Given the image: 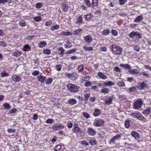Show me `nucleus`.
<instances>
[{"mask_svg":"<svg viewBox=\"0 0 151 151\" xmlns=\"http://www.w3.org/2000/svg\"><path fill=\"white\" fill-rule=\"evenodd\" d=\"M68 90L72 93H75L78 92L79 87L73 84L69 83L67 85Z\"/></svg>","mask_w":151,"mask_h":151,"instance_id":"f257e3e1","label":"nucleus"},{"mask_svg":"<svg viewBox=\"0 0 151 151\" xmlns=\"http://www.w3.org/2000/svg\"><path fill=\"white\" fill-rule=\"evenodd\" d=\"M72 131L76 134H79L81 136H83L84 135L83 132L77 124H74L73 127L72 128Z\"/></svg>","mask_w":151,"mask_h":151,"instance_id":"f03ea898","label":"nucleus"},{"mask_svg":"<svg viewBox=\"0 0 151 151\" xmlns=\"http://www.w3.org/2000/svg\"><path fill=\"white\" fill-rule=\"evenodd\" d=\"M111 50L115 54L119 55L121 54L122 52V49L119 46H116L113 45L111 46Z\"/></svg>","mask_w":151,"mask_h":151,"instance_id":"7ed1b4c3","label":"nucleus"},{"mask_svg":"<svg viewBox=\"0 0 151 151\" xmlns=\"http://www.w3.org/2000/svg\"><path fill=\"white\" fill-rule=\"evenodd\" d=\"M130 115L133 117L136 118L139 120H142L144 119V121L146 119L144 118V116L140 113L138 111L132 112L131 113Z\"/></svg>","mask_w":151,"mask_h":151,"instance_id":"20e7f679","label":"nucleus"},{"mask_svg":"<svg viewBox=\"0 0 151 151\" xmlns=\"http://www.w3.org/2000/svg\"><path fill=\"white\" fill-rule=\"evenodd\" d=\"M142 101L141 99H139L136 101L133 104V108L135 109H138L142 106Z\"/></svg>","mask_w":151,"mask_h":151,"instance_id":"39448f33","label":"nucleus"},{"mask_svg":"<svg viewBox=\"0 0 151 151\" xmlns=\"http://www.w3.org/2000/svg\"><path fill=\"white\" fill-rule=\"evenodd\" d=\"M104 121L103 120L96 118L94 120L93 122V125L96 127H100L104 125Z\"/></svg>","mask_w":151,"mask_h":151,"instance_id":"423d86ee","label":"nucleus"},{"mask_svg":"<svg viewBox=\"0 0 151 151\" xmlns=\"http://www.w3.org/2000/svg\"><path fill=\"white\" fill-rule=\"evenodd\" d=\"M121 135L119 134H117L113 137V138L111 139L108 142L109 144L113 145L115 144L116 140H119L121 137Z\"/></svg>","mask_w":151,"mask_h":151,"instance_id":"0eeeda50","label":"nucleus"},{"mask_svg":"<svg viewBox=\"0 0 151 151\" xmlns=\"http://www.w3.org/2000/svg\"><path fill=\"white\" fill-rule=\"evenodd\" d=\"M64 128V126L60 123L55 124L52 127V129L54 131H58Z\"/></svg>","mask_w":151,"mask_h":151,"instance_id":"6e6552de","label":"nucleus"},{"mask_svg":"<svg viewBox=\"0 0 151 151\" xmlns=\"http://www.w3.org/2000/svg\"><path fill=\"white\" fill-rule=\"evenodd\" d=\"M129 37L132 38L135 36H137L138 38H140L141 36L139 32L137 31H132L131 32L129 35Z\"/></svg>","mask_w":151,"mask_h":151,"instance_id":"1a4fd4ad","label":"nucleus"},{"mask_svg":"<svg viewBox=\"0 0 151 151\" xmlns=\"http://www.w3.org/2000/svg\"><path fill=\"white\" fill-rule=\"evenodd\" d=\"M146 86V83L144 81L139 82L137 85V87L139 90H143L144 89Z\"/></svg>","mask_w":151,"mask_h":151,"instance_id":"9d476101","label":"nucleus"},{"mask_svg":"<svg viewBox=\"0 0 151 151\" xmlns=\"http://www.w3.org/2000/svg\"><path fill=\"white\" fill-rule=\"evenodd\" d=\"M65 76L69 78L73 81L75 80L76 78V74L75 73H66Z\"/></svg>","mask_w":151,"mask_h":151,"instance_id":"9b49d317","label":"nucleus"},{"mask_svg":"<svg viewBox=\"0 0 151 151\" xmlns=\"http://www.w3.org/2000/svg\"><path fill=\"white\" fill-rule=\"evenodd\" d=\"M75 23L79 25H80L81 24H83L84 23L82 15H80L77 18L76 21V22Z\"/></svg>","mask_w":151,"mask_h":151,"instance_id":"f8f14e48","label":"nucleus"},{"mask_svg":"<svg viewBox=\"0 0 151 151\" xmlns=\"http://www.w3.org/2000/svg\"><path fill=\"white\" fill-rule=\"evenodd\" d=\"M84 41L88 44H90L92 41V37L90 35H87L83 37Z\"/></svg>","mask_w":151,"mask_h":151,"instance_id":"ddd939ff","label":"nucleus"},{"mask_svg":"<svg viewBox=\"0 0 151 151\" xmlns=\"http://www.w3.org/2000/svg\"><path fill=\"white\" fill-rule=\"evenodd\" d=\"M12 78L13 81L15 82H19L21 80L20 76L17 74L14 75L12 76Z\"/></svg>","mask_w":151,"mask_h":151,"instance_id":"4468645a","label":"nucleus"},{"mask_svg":"<svg viewBox=\"0 0 151 151\" xmlns=\"http://www.w3.org/2000/svg\"><path fill=\"white\" fill-rule=\"evenodd\" d=\"M87 132L88 134L92 136H94L96 134V131L91 128H88L87 129Z\"/></svg>","mask_w":151,"mask_h":151,"instance_id":"2eb2a0df","label":"nucleus"},{"mask_svg":"<svg viewBox=\"0 0 151 151\" xmlns=\"http://www.w3.org/2000/svg\"><path fill=\"white\" fill-rule=\"evenodd\" d=\"M97 76L99 77V78L102 80H106L108 78L105 75L104 73L100 72H99L98 73Z\"/></svg>","mask_w":151,"mask_h":151,"instance_id":"dca6fc26","label":"nucleus"},{"mask_svg":"<svg viewBox=\"0 0 151 151\" xmlns=\"http://www.w3.org/2000/svg\"><path fill=\"white\" fill-rule=\"evenodd\" d=\"M62 9L64 12H66L68 11V6L65 2H63L62 4Z\"/></svg>","mask_w":151,"mask_h":151,"instance_id":"f3484780","label":"nucleus"},{"mask_svg":"<svg viewBox=\"0 0 151 151\" xmlns=\"http://www.w3.org/2000/svg\"><path fill=\"white\" fill-rule=\"evenodd\" d=\"M101 114V111L98 109H94L93 115L95 117H97L99 116Z\"/></svg>","mask_w":151,"mask_h":151,"instance_id":"a211bd4d","label":"nucleus"},{"mask_svg":"<svg viewBox=\"0 0 151 151\" xmlns=\"http://www.w3.org/2000/svg\"><path fill=\"white\" fill-rule=\"evenodd\" d=\"M112 99L111 97H109V98L106 99L104 100V103L105 105H110L112 103Z\"/></svg>","mask_w":151,"mask_h":151,"instance_id":"6ab92c4d","label":"nucleus"},{"mask_svg":"<svg viewBox=\"0 0 151 151\" xmlns=\"http://www.w3.org/2000/svg\"><path fill=\"white\" fill-rule=\"evenodd\" d=\"M115 85V83L111 81H108L107 82H104L103 84V87H106V86H112Z\"/></svg>","mask_w":151,"mask_h":151,"instance_id":"aec40b11","label":"nucleus"},{"mask_svg":"<svg viewBox=\"0 0 151 151\" xmlns=\"http://www.w3.org/2000/svg\"><path fill=\"white\" fill-rule=\"evenodd\" d=\"M110 32V30L109 29H106L102 31L101 34L104 36H106L109 34Z\"/></svg>","mask_w":151,"mask_h":151,"instance_id":"412c9836","label":"nucleus"},{"mask_svg":"<svg viewBox=\"0 0 151 151\" xmlns=\"http://www.w3.org/2000/svg\"><path fill=\"white\" fill-rule=\"evenodd\" d=\"M37 78L38 81L40 82L42 84L44 83L46 77L40 75L37 77Z\"/></svg>","mask_w":151,"mask_h":151,"instance_id":"4be33fe9","label":"nucleus"},{"mask_svg":"<svg viewBox=\"0 0 151 151\" xmlns=\"http://www.w3.org/2000/svg\"><path fill=\"white\" fill-rule=\"evenodd\" d=\"M76 103V100L75 99H70L68 100V104L71 106L75 104Z\"/></svg>","mask_w":151,"mask_h":151,"instance_id":"5701e85b","label":"nucleus"},{"mask_svg":"<svg viewBox=\"0 0 151 151\" xmlns=\"http://www.w3.org/2000/svg\"><path fill=\"white\" fill-rule=\"evenodd\" d=\"M131 135L132 137H134L135 139H138L139 137L138 133L134 131H132L131 132Z\"/></svg>","mask_w":151,"mask_h":151,"instance_id":"b1692460","label":"nucleus"},{"mask_svg":"<svg viewBox=\"0 0 151 151\" xmlns=\"http://www.w3.org/2000/svg\"><path fill=\"white\" fill-rule=\"evenodd\" d=\"M143 19L142 15H139L137 16L134 20V22L136 23L140 22Z\"/></svg>","mask_w":151,"mask_h":151,"instance_id":"393cba45","label":"nucleus"},{"mask_svg":"<svg viewBox=\"0 0 151 151\" xmlns=\"http://www.w3.org/2000/svg\"><path fill=\"white\" fill-rule=\"evenodd\" d=\"M22 52L17 50L13 52L12 55L15 57H19L22 55Z\"/></svg>","mask_w":151,"mask_h":151,"instance_id":"a878e982","label":"nucleus"},{"mask_svg":"<svg viewBox=\"0 0 151 151\" xmlns=\"http://www.w3.org/2000/svg\"><path fill=\"white\" fill-rule=\"evenodd\" d=\"M120 67L123 68L124 69H127L129 70V69L131 68V67L128 64H121L119 65Z\"/></svg>","mask_w":151,"mask_h":151,"instance_id":"bb28decb","label":"nucleus"},{"mask_svg":"<svg viewBox=\"0 0 151 151\" xmlns=\"http://www.w3.org/2000/svg\"><path fill=\"white\" fill-rule=\"evenodd\" d=\"M139 71L137 70V69H131V68L129 69V72L131 74H135L139 73Z\"/></svg>","mask_w":151,"mask_h":151,"instance_id":"cd10ccee","label":"nucleus"},{"mask_svg":"<svg viewBox=\"0 0 151 151\" xmlns=\"http://www.w3.org/2000/svg\"><path fill=\"white\" fill-rule=\"evenodd\" d=\"M151 113V108H148L145 109L143 112V113L145 115H148L150 114Z\"/></svg>","mask_w":151,"mask_h":151,"instance_id":"c85d7f7f","label":"nucleus"},{"mask_svg":"<svg viewBox=\"0 0 151 151\" xmlns=\"http://www.w3.org/2000/svg\"><path fill=\"white\" fill-rule=\"evenodd\" d=\"M60 35L62 36H70L72 35V33L70 32H61Z\"/></svg>","mask_w":151,"mask_h":151,"instance_id":"c756f323","label":"nucleus"},{"mask_svg":"<svg viewBox=\"0 0 151 151\" xmlns=\"http://www.w3.org/2000/svg\"><path fill=\"white\" fill-rule=\"evenodd\" d=\"M31 50V47L28 44H26L23 47V48L22 49L23 51L24 52L28 51Z\"/></svg>","mask_w":151,"mask_h":151,"instance_id":"7c9ffc66","label":"nucleus"},{"mask_svg":"<svg viewBox=\"0 0 151 151\" xmlns=\"http://www.w3.org/2000/svg\"><path fill=\"white\" fill-rule=\"evenodd\" d=\"M47 45L46 42L43 41L39 42L38 44V46L40 48H42Z\"/></svg>","mask_w":151,"mask_h":151,"instance_id":"2f4dec72","label":"nucleus"},{"mask_svg":"<svg viewBox=\"0 0 151 151\" xmlns=\"http://www.w3.org/2000/svg\"><path fill=\"white\" fill-rule=\"evenodd\" d=\"M142 75L143 77L145 78H148L150 77V75L149 74L145 72H142L141 73H139V75Z\"/></svg>","mask_w":151,"mask_h":151,"instance_id":"473e14b6","label":"nucleus"},{"mask_svg":"<svg viewBox=\"0 0 151 151\" xmlns=\"http://www.w3.org/2000/svg\"><path fill=\"white\" fill-rule=\"evenodd\" d=\"M109 92V89L107 88H104L101 90V92L103 93L106 94L108 93Z\"/></svg>","mask_w":151,"mask_h":151,"instance_id":"72a5a7b5","label":"nucleus"},{"mask_svg":"<svg viewBox=\"0 0 151 151\" xmlns=\"http://www.w3.org/2000/svg\"><path fill=\"white\" fill-rule=\"evenodd\" d=\"M59 27L58 24H55L52 26L50 27V29L52 31H53L58 29L59 28Z\"/></svg>","mask_w":151,"mask_h":151,"instance_id":"f704fd0d","label":"nucleus"},{"mask_svg":"<svg viewBox=\"0 0 151 151\" xmlns=\"http://www.w3.org/2000/svg\"><path fill=\"white\" fill-rule=\"evenodd\" d=\"M61 146L60 145H55L53 151H59L61 150Z\"/></svg>","mask_w":151,"mask_h":151,"instance_id":"c9c22d12","label":"nucleus"},{"mask_svg":"<svg viewBox=\"0 0 151 151\" xmlns=\"http://www.w3.org/2000/svg\"><path fill=\"white\" fill-rule=\"evenodd\" d=\"M3 107L5 109L9 110L11 108L10 105L7 103H4L3 105Z\"/></svg>","mask_w":151,"mask_h":151,"instance_id":"e433bc0d","label":"nucleus"},{"mask_svg":"<svg viewBox=\"0 0 151 151\" xmlns=\"http://www.w3.org/2000/svg\"><path fill=\"white\" fill-rule=\"evenodd\" d=\"M9 76V74L6 72V70H4L3 72H1V76L2 78H3L5 77H8Z\"/></svg>","mask_w":151,"mask_h":151,"instance_id":"4c0bfd02","label":"nucleus"},{"mask_svg":"<svg viewBox=\"0 0 151 151\" xmlns=\"http://www.w3.org/2000/svg\"><path fill=\"white\" fill-rule=\"evenodd\" d=\"M82 31L81 29H78L76 30H74L73 31V33L74 36L77 35L80 33Z\"/></svg>","mask_w":151,"mask_h":151,"instance_id":"58836bf2","label":"nucleus"},{"mask_svg":"<svg viewBox=\"0 0 151 151\" xmlns=\"http://www.w3.org/2000/svg\"><path fill=\"white\" fill-rule=\"evenodd\" d=\"M130 120L129 119H127L125 121L124 125L125 127L127 128H128L130 126Z\"/></svg>","mask_w":151,"mask_h":151,"instance_id":"ea45409f","label":"nucleus"},{"mask_svg":"<svg viewBox=\"0 0 151 151\" xmlns=\"http://www.w3.org/2000/svg\"><path fill=\"white\" fill-rule=\"evenodd\" d=\"M83 47L84 50L87 51H90L93 50V47H91L83 46Z\"/></svg>","mask_w":151,"mask_h":151,"instance_id":"a19ab883","label":"nucleus"},{"mask_svg":"<svg viewBox=\"0 0 151 151\" xmlns=\"http://www.w3.org/2000/svg\"><path fill=\"white\" fill-rule=\"evenodd\" d=\"M43 6V4L42 2H38L35 4V7L37 9L41 8Z\"/></svg>","mask_w":151,"mask_h":151,"instance_id":"79ce46f5","label":"nucleus"},{"mask_svg":"<svg viewBox=\"0 0 151 151\" xmlns=\"http://www.w3.org/2000/svg\"><path fill=\"white\" fill-rule=\"evenodd\" d=\"M52 81V79L51 78H49L45 80V83L47 85L50 84Z\"/></svg>","mask_w":151,"mask_h":151,"instance_id":"37998d69","label":"nucleus"},{"mask_svg":"<svg viewBox=\"0 0 151 151\" xmlns=\"http://www.w3.org/2000/svg\"><path fill=\"white\" fill-rule=\"evenodd\" d=\"M42 18L40 16L36 17L33 18L34 20L37 22H40L42 20Z\"/></svg>","mask_w":151,"mask_h":151,"instance_id":"c03bdc74","label":"nucleus"},{"mask_svg":"<svg viewBox=\"0 0 151 151\" xmlns=\"http://www.w3.org/2000/svg\"><path fill=\"white\" fill-rule=\"evenodd\" d=\"M82 115L83 117L86 119H88L90 117V115L87 112H83Z\"/></svg>","mask_w":151,"mask_h":151,"instance_id":"a18cd8bd","label":"nucleus"},{"mask_svg":"<svg viewBox=\"0 0 151 151\" xmlns=\"http://www.w3.org/2000/svg\"><path fill=\"white\" fill-rule=\"evenodd\" d=\"M52 24V21L49 20L47 21L45 23V25L47 27H50Z\"/></svg>","mask_w":151,"mask_h":151,"instance_id":"49530a36","label":"nucleus"},{"mask_svg":"<svg viewBox=\"0 0 151 151\" xmlns=\"http://www.w3.org/2000/svg\"><path fill=\"white\" fill-rule=\"evenodd\" d=\"M72 47L71 42L68 41L67 43L65 45V47L66 48H69Z\"/></svg>","mask_w":151,"mask_h":151,"instance_id":"de8ad7c7","label":"nucleus"},{"mask_svg":"<svg viewBox=\"0 0 151 151\" xmlns=\"http://www.w3.org/2000/svg\"><path fill=\"white\" fill-rule=\"evenodd\" d=\"M98 5V0H92V7L96 6Z\"/></svg>","mask_w":151,"mask_h":151,"instance_id":"09e8293b","label":"nucleus"},{"mask_svg":"<svg viewBox=\"0 0 151 151\" xmlns=\"http://www.w3.org/2000/svg\"><path fill=\"white\" fill-rule=\"evenodd\" d=\"M136 87L134 86H133L129 88L128 89V91L129 92H133L136 91Z\"/></svg>","mask_w":151,"mask_h":151,"instance_id":"8fccbe9b","label":"nucleus"},{"mask_svg":"<svg viewBox=\"0 0 151 151\" xmlns=\"http://www.w3.org/2000/svg\"><path fill=\"white\" fill-rule=\"evenodd\" d=\"M134 49L136 52L139 51L140 48L138 45H136L134 46Z\"/></svg>","mask_w":151,"mask_h":151,"instance_id":"3c124183","label":"nucleus"},{"mask_svg":"<svg viewBox=\"0 0 151 151\" xmlns=\"http://www.w3.org/2000/svg\"><path fill=\"white\" fill-rule=\"evenodd\" d=\"M19 25L22 27H25L26 25V22L24 21H20L19 22Z\"/></svg>","mask_w":151,"mask_h":151,"instance_id":"603ef678","label":"nucleus"},{"mask_svg":"<svg viewBox=\"0 0 151 151\" xmlns=\"http://www.w3.org/2000/svg\"><path fill=\"white\" fill-rule=\"evenodd\" d=\"M43 53L45 54L50 55L51 53V51L48 49H45L43 51Z\"/></svg>","mask_w":151,"mask_h":151,"instance_id":"864d4df0","label":"nucleus"},{"mask_svg":"<svg viewBox=\"0 0 151 151\" xmlns=\"http://www.w3.org/2000/svg\"><path fill=\"white\" fill-rule=\"evenodd\" d=\"M85 4L88 7H90L91 4L89 0H84Z\"/></svg>","mask_w":151,"mask_h":151,"instance_id":"5fc2aeb1","label":"nucleus"},{"mask_svg":"<svg viewBox=\"0 0 151 151\" xmlns=\"http://www.w3.org/2000/svg\"><path fill=\"white\" fill-rule=\"evenodd\" d=\"M112 35L114 36H116L117 35L118 32L116 30L112 29L111 31Z\"/></svg>","mask_w":151,"mask_h":151,"instance_id":"6e6d98bb","label":"nucleus"},{"mask_svg":"<svg viewBox=\"0 0 151 151\" xmlns=\"http://www.w3.org/2000/svg\"><path fill=\"white\" fill-rule=\"evenodd\" d=\"M84 68V66L83 64H81L80 65L78 68V70L79 72H82Z\"/></svg>","mask_w":151,"mask_h":151,"instance_id":"4d7b16f0","label":"nucleus"},{"mask_svg":"<svg viewBox=\"0 0 151 151\" xmlns=\"http://www.w3.org/2000/svg\"><path fill=\"white\" fill-rule=\"evenodd\" d=\"M89 143L91 145H95L96 144L95 140L92 139H89Z\"/></svg>","mask_w":151,"mask_h":151,"instance_id":"13d9d810","label":"nucleus"},{"mask_svg":"<svg viewBox=\"0 0 151 151\" xmlns=\"http://www.w3.org/2000/svg\"><path fill=\"white\" fill-rule=\"evenodd\" d=\"M55 67L57 71H60L61 70L62 66L60 64H58L56 65Z\"/></svg>","mask_w":151,"mask_h":151,"instance_id":"bf43d9fd","label":"nucleus"},{"mask_svg":"<svg viewBox=\"0 0 151 151\" xmlns=\"http://www.w3.org/2000/svg\"><path fill=\"white\" fill-rule=\"evenodd\" d=\"M7 132L9 133H14L16 132V130L12 129H7Z\"/></svg>","mask_w":151,"mask_h":151,"instance_id":"052dcab7","label":"nucleus"},{"mask_svg":"<svg viewBox=\"0 0 151 151\" xmlns=\"http://www.w3.org/2000/svg\"><path fill=\"white\" fill-rule=\"evenodd\" d=\"M58 51L60 52V55H63L65 52V50L62 47H60L58 48Z\"/></svg>","mask_w":151,"mask_h":151,"instance_id":"680f3d73","label":"nucleus"},{"mask_svg":"<svg viewBox=\"0 0 151 151\" xmlns=\"http://www.w3.org/2000/svg\"><path fill=\"white\" fill-rule=\"evenodd\" d=\"M92 84L91 82L90 81H87L85 83L84 86L86 87H89L91 86Z\"/></svg>","mask_w":151,"mask_h":151,"instance_id":"e2e57ef3","label":"nucleus"},{"mask_svg":"<svg viewBox=\"0 0 151 151\" xmlns=\"http://www.w3.org/2000/svg\"><path fill=\"white\" fill-rule=\"evenodd\" d=\"M118 97L120 100H123L126 99V96L124 94H122L119 95Z\"/></svg>","mask_w":151,"mask_h":151,"instance_id":"0e129e2a","label":"nucleus"},{"mask_svg":"<svg viewBox=\"0 0 151 151\" xmlns=\"http://www.w3.org/2000/svg\"><path fill=\"white\" fill-rule=\"evenodd\" d=\"M125 83L122 81L119 82L118 83V85L119 87L124 86H125Z\"/></svg>","mask_w":151,"mask_h":151,"instance_id":"69168bd1","label":"nucleus"},{"mask_svg":"<svg viewBox=\"0 0 151 151\" xmlns=\"http://www.w3.org/2000/svg\"><path fill=\"white\" fill-rule=\"evenodd\" d=\"M54 122V120L53 119H48L46 122V123L47 124H51L52 123Z\"/></svg>","mask_w":151,"mask_h":151,"instance_id":"338daca9","label":"nucleus"},{"mask_svg":"<svg viewBox=\"0 0 151 151\" xmlns=\"http://www.w3.org/2000/svg\"><path fill=\"white\" fill-rule=\"evenodd\" d=\"M17 109L14 108L12 109L9 111V114H13L15 113L17 111Z\"/></svg>","mask_w":151,"mask_h":151,"instance_id":"774afa93","label":"nucleus"}]
</instances>
